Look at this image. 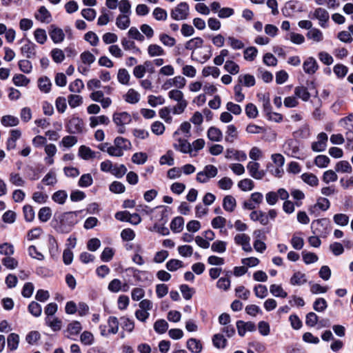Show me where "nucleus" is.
Masks as SVG:
<instances>
[{"mask_svg": "<svg viewBox=\"0 0 353 353\" xmlns=\"http://www.w3.org/2000/svg\"><path fill=\"white\" fill-rule=\"evenodd\" d=\"M168 328V323L164 319H159L154 324V329L159 334L165 333Z\"/></svg>", "mask_w": 353, "mask_h": 353, "instance_id": "42", "label": "nucleus"}, {"mask_svg": "<svg viewBox=\"0 0 353 353\" xmlns=\"http://www.w3.org/2000/svg\"><path fill=\"white\" fill-rule=\"evenodd\" d=\"M327 307V301L323 298L316 299L313 303V309L318 312H324Z\"/></svg>", "mask_w": 353, "mask_h": 353, "instance_id": "45", "label": "nucleus"}, {"mask_svg": "<svg viewBox=\"0 0 353 353\" xmlns=\"http://www.w3.org/2000/svg\"><path fill=\"white\" fill-rule=\"evenodd\" d=\"M117 78L119 83L123 85H127L130 80V74L127 70L124 68L119 69Z\"/></svg>", "mask_w": 353, "mask_h": 353, "instance_id": "63", "label": "nucleus"}, {"mask_svg": "<svg viewBox=\"0 0 353 353\" xmlns=\"http://www.w3.org/2000/svg\"><path fill=\"white\" fill-rule=\"evenodd\" d=\"M301 179L305 183L312 187H316L319 184L318 178L312 173H303L301 175Z\"/></svg>", "mask_w": 353, "mask_h": 353, "instance_id": "32", "label": "nucleus"}, {"mask_svg": "<svg viewBox=\"0 0 353 353\" xmlns=\"http://www.w3.org/2000/svg\"><path fill=\"white\" fill-rule=\"evenodd\" d=\"M28 311L34 316L38 317L41 314L42 307L37 302L32 301L28 305Z\"/></svg>", "mask_w": 353, "mask_h": 353, "instance_id": "46", "label": "nucleus"}, {"mask_svg": "<svg viewBox=\"0 0 353 353\" xmlns=\"http://www.w3.org/2000/svg\"><path fill=\"white\" fill-rule=\"evenodd\" d=\"M329 222V219L326 218L313 221L311 223L312 233L315 235H321L325 233Z\"/></svg>", "mask_w": 353, "mask_h": 353, "instance_id": "6", "label": "nucleus"}, {"mask_svg": "<svg viewBox=\"0 0 353 353\" xmlns=\"http://www.w3.org/2000/svg\"><path fill=\"white\" fill-rule=\"evenodd\" d=\"M189 14V6L186 2L179 3L174 8L172 9L170 16L176 21L185 20Z\"/></svg>", "mask_w": 353, "mask_h": 353, "instance_id": "4", "label": "nucleus"}, {"mask_svg": "<svg viewBox=\"0 0 353 353\" xmlns=\"http://www.w3.org/2000/svg\"><path fill=\"white\" fill-rule=\"evenodd\" d=\"M82 330L80 322L74 321L68 324L66 332L69 334L67 335L68 338H70L71 336L77 335Z\"/></svg>", "mask_w": 353, "mask_h": 353, "instance_id": "27", "label": "nucleus"}, {"mask_svg": "<svg viewBox=\"0 0 353 353\" xmlns=\"http://www.w3.org/2000/svg\"><path fill=\"white\" fill-rule=\"evenodd\" d=\"M116 25L121 30L127 29L130 25V19L128 14H119L116 19Z\"/></svg>", "mask_w": 353, "mask_h": 353, "instance_id": "26", "label": "nucleus"}, {"mask_svg": "<svg viewBox=\"0 0 353 353\" xmlns=\"http://www.w3.org/2000/svg\"><path fill=\"white\" fill-rule=\"evenodd\" d=\"M303 69L306 74L312 75L318 70L319 65L314 57H310L304 61Z\"/></svg>", "mask_w": 353, "mask_h": 353, "instance_id": "9", "label": "nucleus"}, {"mask_svg": "<svg viewBox=\"0 0 353 353\" xmlns=\"http://www.w3.org/2000/svg\"><path fill=\"white\" fill-rule=\"evenodd\" d=\"M19 68L23 73L29 74L32 69V63L28 59L20 60L18 63Z\"/></svg>", "mask_w": 353, "mask_h": 353, "instance_id": "61", "label": "nucleus"}, {"mask_svg": "<svg viewBox=\"0 0 353 353\" xmlns=\"http://www.w3.org/2000/svg\"><path fill=\"white\" fill-rule=\"evenodd\" d=\"M213 345L216 348H224L227 345V340L221 334H216L212 337Z\"/></svg>", "mask_w": 353, "mask_h": 353, "instance_id": "39", "label": "nucleus"}, {"mask_svg": "<svg viewBox=\"0 0 353 353\" xmlns=\"http://www.w3.org/2000/svg\"><path fill=\"white\" fill-rule=\"evenodd\" d=\"M36 48L37 46L34 43L27 39L26 43L21 48V52L27 59H31L36 56Z\"/></svg>", "mask_w": 353, "mask_h": 353, "instance_id": "13", "label": "nucleus"}, {"mask_svg": "<svg viewBox=\"0 0 353 353\" xmlns=\"http://www.w3.org/2000/svg\"><path fill=\"white\" fill-rule=\"evenodd\" d=\"M113 121L118 127V132L124 134L125 132V126L132 121V118L130 114L126 112H115L113 114Z\"/></svg>", "mask_w": 353, "mask_h": 353, "instance_id": "3", "label": "nucleus"}, {"mask_svg": "<svg viewBox=\"0 0 353 353\" xmlns=\"http://www.w3.org/2000/svg\"><path fill=\"white\" fill-rule=\"evenodd\" d=\"M285 153L294 158H299L297 157L299 152V143L295 140H289L285 144Z\"/></svg>", "mask_w": 353, "mask_h": 353, "instance_id": "11", "label": "nucleus"}, {"mask_svg": "<svg viewBox=\"0 0 353 353\" xmlns=\"http://www.w3.org/2000/svg\"><path fill=\"white\" fill-rule=\"evenodd\" d=\"M81 342L85 345H91L94 343V336L88 331H84L80 336Z\"/></svg>", "mask_w": 353, "mask_h": 353, "instance_id": "56", "label": "nucleus"}, {"mask_svg": "<svg viewBox=\"0 0 353 353\" xmlns=\"http://www.w3.org/2000/svg\"><path fill=\"white\" fill-rule=\"evenodd\" d=\"M330 202L325 197H319L317 199L316 203L311 206L309 209L310 213H314L315 210L319 208L322 211H326L330 208Z\"/></svg>", "mask_w": 353, "mask_h": 353, "instance_id": "14", "label": "nucleus"}, {"mask_svg": "<svg viewBox=\"0 0 353 353\" xmlns=\"http://www.w3.org/2000/svg\"><path fill=\"white\" fill-rule=\"evenodd\" d=\"M159 163L161 165L167 164L168 165H173L174 163L173 152L172 150H168L165 154L163 155L160 158Z\"/></svg>", "mask_w": 353, "mask_h": 353, "instance_id": "54", "label": "nucleus"}, {"mask_svg": "<svg viewBox=\"0 0 353 353\" xmlns=\"http://www.w3.org/2000/svg\"><path fill=\"white\" fill-rule=\"evenodd\" d=\"M46 323L53 331H59L61 328L62 322L58 318L51 320L50 317H46Z\"/></svg>", "mask_w": 353, "mask_h": 353, "instance_id": "49", "label": "nucleus"}, {"mask_svg": "<svg viewBox=\"0 0 353 353\" xmlns=\"http://www.w3.org/2000/svg\"><path fill=\"white\" fill-rule=\"evenodd\" d=\"M148 54L150 57L160 56L164 54L163 49L159 45L151 44L148 48Z\"/></svg>", "mask_w": 353, "mask_h": 353, "instance_id": "50", "label": "nucleus"}, {"mask_svg": "<svg viewBox=\"0 0 353 353\" xmlns=\"http://www.w3.org/2000/svg\"><path fill=\"white\" fill-rule=\"evenodd\" d=\"M294 94L303 101H307L310 98V93L308 92L307 88L304 86L296 87Z\"/></svg>", "mask_w": 353, "mask_h": 353, "instance_id": "30", "label": "nucleus"}, {"mask_svg": "<svg viewBox=\"0 0 353 353\" xmlns=\"http://www.w3.org/2000/svg\"><path fill=\"white\" fill-rule=\"evenodd\" d=\"M236 205V199L231 195H227L223 200V208L227 211L232 212L234 210Z\"/></svg>", "mask_w": 353, "mask_h": 353, "instance_id": "20", "label": "nucleus"}, {"mask_svg": "<svg viewBox=\"0 0 353 353\" xmlns=\"http://www.w3.org/2000/svg\"><path fill=\"white\" fill-rule=\"evenodd\" d=\"M79 156L84 160H88L97 157L96 152L85 145L80 146L79 149Z\"/></svg>", "mask_w": 353, "mask_h": 353, "instance_id": "21", "label": "nucleus"}, {"mask_svg": "<svg viewBox=\"0 0 353 353\" xmlns=\"http://www.w3.org/2000/svg\"><path fill=\"white\" fill-rule=\"evenodd\" d=\"M81 211L67 212L59 214H55L52 221V226L59 233H68L78 222L77 216Z\"/></svg>", "mask_w": 353, "mask_h": 353, "instance_id": "1", "label": "nucleus"}, {"mask_svg": "<svg viewBox=\"0 0 353 353\" xmlns=\"http://www.w3.org/2000/svg\"><path fill=\"white\" fill-rule=\"evenodd\" d=\"M52 216V210L49 207L41 208L38 213V218L41 222H47Z\"/></svg>", "mask_w": 353, "mask_h": 353, "instance_id": "38", "label": "nucleus"}, {"mask_svg": "<svg viewBox=\"0 0 353 353\" xmlns=\"http://www.w3.org/2000/svg\"><path fill=\"white\" fill-rule=\"evenodd\" d=\"M174 148L184 154H191L192 152V145L186 140L183 139H179L178 143L173 145Z\"/></svg>", "mask_w": 353, "mask_h": 353, "instance_id": "15", "label": "nucleus"}, {"mask_svg": "<svg viewBox=\"0 0 353 353\" xmlns=\"http://www.w3.org/2000/svg\"><path fill=\"white\" fill-rule=\"evenodd\" d=\"M335 170L338 172L351 173L352 168L350 163L347 161H341L336 165Z\"/></svg>", "mask_w": 353, "mask_h": 353, "instance_id": "36", "label": "nucleus"}, {"mask_svg": "<svg viewBox=\"0 0 353 353\" xmlns=\"http://www.w3.org/2000/svg\"><path fill=\"white\" fill-rule=\"evenodd\" d=\"M259 163L254 161H250L247 165L250 175L255 179H261L265 176V172L259 170Z\"/></svg>", "mask_w": 353, "mask_h": 353, "instance_id": "10", "label": "nucleus"}, {"mask_svg": "<svg viewBox=\"0 0 353 353\" xmlns=\"http://www.w3.org/2000/svg\"><path fill=\"white\" fill-rule=\"evenodd\" d=\"M239 82L240 84L243 83L244 86L248 88L254 86L256 83L254 77L249 74L240 75L239 77Z\"/></svg>", "mask_w": 353, "mask_h": 353, "instance_id": "35", "label": "nucleus"}, {"mask_svg": "<svg viewBox=\"0 0 353 353\" xmlns=\"http://www.w3.org/2000/svg\"><path fill=\"white\" fill-rule=\"evenodd\" d=\"M109 326L108 332L112 334H116L119 330V321L115 316H110L108 320Z\"/></svg>", "mask_w": 353, "mask_h": 353, "instance_id": "55", "label": "nucleus"}, {"mask_svg": "<svg viewBox=\"0 0 353 353\" xmlns=\"http://www.w3.org/2000/svg\"><path fill=\"white\" fill-rule=\"evenodd\" d=\"M12 81L17 86H26L30 83V80L21 74H15L13 77Z\"/></svg>", "mask_w": 353, "mask_h": 353, "instance_id": "47", "label": "nucleus"}, {"mask_svg": "<svg viewBox=\"0 0 353 353\" xmlns=\"http://www.w3.org/2000/svg\"><path fill=\"white\" fill-rule=\"evenodd\" d=\"M186 346L187 348L192 353H200L203 348L201 341L194 338L188 339Z\"/></svg>", "mask_w": 353, "mask_h": 353, "instance_id": "18", "label": "nucleus"}, {"mask_svg": "<svg viewBox=\"0 0 353 353\" xmlns=\"http://www.w3.org/2000/svg\"><path fill=\"white\" fill-rule=\"evenodd\" d=\"M67 198L68 194L65 190H58L52 196V199L54 202L61 205L65 202Z\"/></svg>", "mask_w": 353, "mask_h": 353, "instance_id": "40", "label": "nucleus"}, {"mask_svg": "<svg viewBox=\"0 0 353 353\" xmlns=\"http://www.w3.org/2000/svg\"><path fill=\"white\" fill-rule=\"evenodd\" d=\"M114 143L117 148H123L125 150H128L131 149L132 144L131 142L122 137H117L114 139Z\"/></svg>", "mask_w": 353, "mask_h": 353, "instance_id": "34", "label": "nucleus"}, {"mask_svg": "<svg viewBox=\"0 0 353 353\" xmlns=\"http://www.w3.org/2000/svg\"><path fill=\"white\" fill-rule=\"evenodd\" d=\"M234 157L236 161H244L247 159V155L243 151L236 150L233 148L226 150L225 158L232 159Z\"/></svg>", "mask_w": 353, "mask_h": 353, "instance_id": "16", "label": "nucleus"}, {"mask_svg": "<svg viewBox=\"0 0 353 353\" xmlns=\"http://www.w3.org/2000/svg\"><path fill=\"white\" fill-rule=\"evenodd\" d=\"M52 83L49 78L43 77L38 80V86L41 92L48 93L50 91Z\"/></svg>", "mask_w": 353, "mask_h": 353, "instance_id": "33", "label": "nucleus"}, {"mask_svg": "<svg viewBox=\"0 0 353 353\" xmlns=\"http://www.w3.org/2000/svg\"><path fill=\"white\" fill-rule=\"evenodd\" d=\"M184 225V219L182 216H176L171 221L170 229L174 232H180Z\"/></svg>", "mask_w": 353, "mask_h": 353, "instance_id": "29", "label": "nucleus"}, {"mask_svg": "<svg viewBox=\"0 0 353 353\" xmlns=\"http://www.w3.org/2000/svg\"><path fill=\"white\" fill-rule=\"evenodd\" d=\"M183 266V262L178 259H170L166 263V268L171 272L176 271Z\"/></svg>", "mask_w": 353, "mask_h": 353, "instance_id": "60", "label": "nucleus"}, {"mask_svg": "<svg viewBox=\"0 0 353 353\" xmlns=\"http://www.w3.org/2000/svg\"><path fill=\"white\" fill-rule=\"evenodd\" d=\"M83 121L79 117H73L66 125L67 131L70 134H79L83 132Z\"/></svg>", "mask_w": 353, "mask_h": 353, "instance_id": "5", "label": "nucleus"}, {"mask_svg": "<svg viewBox=\"0 0 353 353\" xmlns=\"http://www.w3.org/2000/svg\"><path fill=\"white\" fill-rule=\"evenodd\" d=\"M307 37L314 41L319 42L323 40V33L317 28H312L307 33Z\"/></svg>", "mask_w": 353, "mask_h": 353, "instance_id": "43", "label": "nucleus"}, {"mask_svg": "<svg viewBox=\"0 0 353 353\" xmlns=\"http://www.w3.org/2000/svg\"><path fill=\"white\" fill-rule=\"evenodd\" d=\"M35 18L41 22L49 23L51 14L45 6H41L38 10V13L35 14Z\"/></svg>", "mask_w": 353, "mask_h": 353, "instance_id": "24", "label": "nucleus"}, {"mask_svg": "<svg viewBox=\"0 0 353 353\" xmlns=\"http://www.w3.org/2000/svg\"><path fill=\"white\" fill-rule=\"evenodd\" d=\"M225 141L228 143H233L238 138V130L234 125L231 124L227 126Z\"/></svg>", "mask_w": 353, "mask_h": 353, "instance_id": "23", "label": "nucleus"}, {"mask_svg": "<svg viewBox=\"0 0 353 353\" xmlns=\"http://www.w3.org/2000/svg\"><path fill=\"white\" fill-rule=\"evenodd\" d=\"M225 70L230 73L231 74H236L239 72V66L233 61H226L225 65Z\"/></svg>", "mask_w": 353, "mask_h": 353, "instance_id": "59", "label": "nucleus"}, {"mask_svg": "<svg viewBox=\"0 0 353 353\" xmlns=\"http://www.w3.org/2000/svg\"><path fill=\"white\" fill-rule=\"evenodd\" d=\"M329 17L328 12L322 8H316L313 14V18L317 19L319 21V25L323 28L327 26L326 23L329 20Z\"/></svg>", "mask_w": 353, "mask_h": 353, "instance_id": "12", "label": "nucleus"}, {"mask_svg": "<svg viewBox=\"0 0 353 353\" xmlns=\"http://www.w3.org/2000/svg\"><path fill=\"white\" fill-rule=\"evenodd\" d=\"M202 74L205 77L211 74L214 78H217L220 74V70L216 67L207 66L203 69Z\"/></svg>", "mask_w": 353, "mask_h": 353, "instance_id": "48", "label": "nucleus"}, {"mask_svg": "<svg viewBox=\"0 0 353 353\" xmlns=\"http://www.w3.org/2000/svg\"><path fill=\"white\" fill-rule=\"evenodd\" d=\"M119 9L122 14H131V4L128 0H121L119 3Z\"/></svg>", "mask_w": 353, "mask_h": 353, "instance_id": "62", "label": "nucleus"}, {"mask_svg": "<svg viewBox=\"0 0 353 353\" xmlns=\"http://www.w3.org/2000/svg\"><path fill=\"white\" fill-rule=\"evenodd\" d=\"M250 217L254 221H259L263 225H266L269 223L268 215L261 210L252 211L250 214Z\"/></svg>", "mask_w": 353, "mask_h": 353, "instance_id": "17", "label": "nucleus"}, {"mask_svg": "<svg viewBox=\"0 0 353 353\" xmlns=\"http://www.w3.org/2000/svg\"><path fill=\"white\" fill-rule=\"evenodd\" d=\"M318 141L312 143V149L314 152H323L325 150L327 142V135L325 132H321L317 137Z\"/></svg>", "mask_w": 353, "mask_h": 353, "instance_id": "7", "label": "nucleus"}, {"mask_svg": "<svg viewBox=\"0 0 353 353\" xmlns=\"http://www.w3.org/2000/svg\"><path fill=\"white\" fill-rule=\"evenodd\" d=\"M333 71L339 78H343L348 72V68L343 64H336L334 66Z\"/></svg>", "mask_w": 353, "mask_h": 353, "instance_id": "64", "label": "nucleus"}, {"mask_svg": "<svg viewBox=\"0 0 353 353\" xmlns=\"http://www.w3.org/2000/svg\"><path fill=\"white\" fill-rule=\"evenodd\" d=\"M152 15L157 21H165L168 17L166 10L159 7L154 9Z\"/></svg>", "mask_w": 353, "mask_h": 353, "instance_id": "58", "label": "nucleus"}, {"mask_svg": "<svg viewBox=\"0 0 353 353\" xmlns=\"http://www.w3.org/2000/svg\"><path fill=\"white\" fill-rule=\"evenodd\" d=\"M49 35L54 43L62 42L65 38V34L63 30L54 24L50 26Z\"/></svg>", "mask_w": 353, "mask_h": 353, "instance_id": "8", "label": "nucleus"}, {"mask_svg": "<svg viewBox=\"0 0 353 353\" xmlns=\"http://www.w3.org/2000/svg\"><path fill=\"white\" fill-rule=\"evenodd\" d=\"M90 126L92 128H95L99 124L108 125L110 123V119L107 116L101 115L99 117H91L90 118Z\"/></svg>", "mask_w": 353, "mask_h": 353, "instance_id": "28", "label": "nucleus"}, {"mask_svg": "<svg viewBox=\"0 0 353 353\" xmlns=\"http://www.w3.org/2000/svg\"><path fill=\"white\" fill-rule=\"evenodd\" d=\"M203 44V39L201 37H194L193 39H190L185 43V48L186 50H192L191 54V59L193 61H199L201 63H205L208 59H210L212 57V51H211V46H208L209 51L208 54H204L201 60H199L198 59L194 58V50L199 48H201Z\"/></svg>", "mask_w": 353, "mask_h": 353, "instance_id": "2", "label": "nucleus"}, {"mask_svg": "<svg viewBox=\"0 0 353 353\" xmlns=\"http://www.w3.org/2000/svg\"><path fill=\"white\" fill-rule=\"evenodd\" d=\"M34 36L37 42L43 44L47 40V34L45 30L37 28L34 32Z\"/></svg>", "mask_w": 353, "mask_h": 353, "instance_id": "51", "label": "nucleus"}, {"mask_svg": "<svg viewBox=\"0 0 353 353\" xmlns=\"http://www.w3.org/2000/svg\"><path fill=\"white\" fill-rule=\"evenodd\" d=\"M8 348L12 352L18 348L19 343V336L16 333H11L7 338Z\"/></svg>", "mask_w": 353, "mask_h": 353, "instance_id": "22", "label": "nucleus"}, {"mask_svg": "<svg viewBox=\"0 0 353 353\" xmlns=\"http://www.w3.org/2000/svg\"><path fill=\"white\" fill-rule=\"evenodd\" d=\"M208 137L212 141H221L223 139L221 130L216 127L212 126L208 130Z\"/></svg>", "mask_w": 353, "mask_h": 353, "instance_id": "19", "label": "nucleus"}, {"mask_svg": "<svg viewBox=\"0 0 353 353\" xmlns=\"http://www.w3.org/2000/svg\"><path fill=\"white\" fill-rule=\"evenodd\" d=\"M270 291L274 296L285 298L288 296L286 292H285L281 285L272 284L270 287Z\"/></svg>", "mask_w": 353, "mask_h": 353, "instance_id": "41", "label": "nucleus"}, {"mask_svg": "<svg viewBox=\"0 0 353 353\" xmlns=\"http://www.w3.org/2000/svg\"><path fill=\"white\" fill-rule=\"evenodd\" d=\"M125 100L129 103L134 104L140 100V95L137 91L131 88L125 94Z\"/></svg>", "mask_w": 353, "mask_h": 353, "instance_id": "37", "label": "nucleus"}, {"mask_svg": "<svg viewBox=\"0 0 353 353\" xmlns=\"http://www.w3.org/2000/svg\"><path fill=\"white\" fill-rule=\"evenodd\" d=\"M126 172L127 168L125 165H124L123 164H115L113 166V169L111 174L115 176L117 178L120 179L122 178L125 174Z\"/></svg>", "mask_w": 353, "mask_h": 353, "instance_id": "44", "label": "nucleus"}, {"mask_svg": "<svg viewBox=\"0 0 353 353\" xmlns=\"http://www.w3.org/2000/svg\"><path fill=\"white\" fill-rule=\"evenodd\" d=\"M25 220L27 222H31L34 220L35 213L32 207L30 205H26L23 208Z\"/></svg>", "mask_w": 353, "mask_h": 353, "instance_id": "52", "label": "nucleus"}, {"mask_svg": "<svg viewBox=\"0 0 353 353\" xmlns=\"http://www.w3.org/2000/svg\"><path fill=\"white\" fill-rule=\"evenodd\" d=\"M93 183V179L90 174H83L78 182V185L82 188L90 186Z\"/></svg>", "mask_w": 353, "mask_h": 353, "instance_id": "57", "label": "nucleus"}, {"mask_svg": "<svg viewBox=\"0 0 353 353\" xmlns=\"http://www.w3.org/2000/svg\"><path fill=\"white\" fill-rule=\"evenodd\" d=\"M1 124L5 127H13L19 124V119L12 115H5L1 117Z\"/></svg>", "mask_w": 353, "mask_h": 353, "instance_id": "31", "label": "nucleus"}, {"mask_svg": "<svg viewBox=\"0 0 353 353\" xmlns=\"http://www.w3.org/2000/svg\"><path fill=\"white\" fill-rule=\"evenodd\" d=\"M148 155L144 152H136L132 157V161L137 165H142L146 162Z\"/></svg>", "mask_w": 353, "mask_h": 353, "instance_id": "53", "label": "nucleus"}, {"mask_svg": "<svg viewBox=\"0 0 353 353\" xmlns=\"http://www.w3.org/2000/svg\"><path fill=\"white\" fill-rule=\"evenodd\" d=\"M307 282L305 274L301 272H296L290 279V283L292 285H301Z\"/></svg>", "mask_w": 353, "mask_h": 353, "instance_id": "25", "label": "nucleus"}]
</instances>
